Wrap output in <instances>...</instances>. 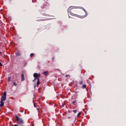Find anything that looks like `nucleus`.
<instances>
[{"label": "nucleus", "mask_w": 126, "mask_h": 126, "mask_svg": "<svg viewBox=\"0 0 126 126\" xmlns=\"http://www.w3.org/2000/svg\"><path fill=\"white\" fill-rule=\"evenodd\" d=\"M42 74H44L45 76H47V75L49 74V72H48V71H44L42 73Z\"/></svg>", "instance_id": "20e7f679"}, {"label": "nucleus", "mask_w": 126, "mask_h": 126, "mask_svg": "<svg viewBox=\"0 0 126 126\" xmlns=\"http://www.w3.org/2000/svg\"><path fill=\"white\" fill-rule=\"evenodd\" d=\"M73 113H74V114L76 113V112H77L76 110H74L73 111Z\"/></svg>", "instance_id": "4468645a"}, {"label": "nucleus", "mask_w": 126, "mask_h": 126, "mask_svg": "<svg viewBox=\"0 0 126 126\" xmlns=\"http://www.w3.org/2000/svg\"><path fill=\"white\" fill-rule=\"evenodd\" d=\"M14 126H18V125H16V124H15V125H14Z\"/></svg>", "instance_id": "aec40b11"}, {"label": "nucleus", "mask_w": 126, "mask_h": 126, "mask_svg": "<svg viewBox=\"0 0 126 126\" xmlns=\"http://www.w3.org/2000/svg\"><path fill=\"white\" fill-rule=\"evenodd\" d=\"M69 18H70V16H69Z\"/></svg>", "instance_id": "5701e85b"}, {"label": "nucleus", "mask_w": 126, "mask_h": 126, "mask_svg": "<svg viewBox=\"0 0 126 126\" xmlns=\"http://www.w3.org/2000/svg\"><path fill=\"white\" fill-rule=\"evenodd\" d=\"M6 100V96H2L0 99V101H4Z\"/></svg>", "instance_id": "7ed1b4c3"}, {"label": "nucleus", "mask_w": 126, "mask_h": 126, "mask_svg": "<svg viewBox=\"0 0 126 126\" xmlns=\"http://www.w3.org/2000/svg\"><path fill=\"white\" fill-rule=\"evenodd\" d=\"M0 107H3V106H4V103H3V101L0 100Z\"/></svg>", "instance_id": "423d86ee"}, {"label": "nucleus", "mask_w": 126, "mask_h": 126, "mask_svg": "<svg viewBox=\"0 0 126 126\" xmlns=\"http://www.w3.org/2000/svg\"><path fill=\"white\" fill-rule=\"evenodd\" d=\"M68 119H70V117H68Z\"/></svg>", "instance_id": "4be33fe9"}, {"label": "nucleus", "mask_w": 126, "mask_h": 126, "mask_svg": "<svg viewBox=\"0 0 126 126\" xmlns=\"http://www.w3.org/2000/svg\"><path fill=\"white\" fill-rule=\"evenodd\" d=\"M33 77H34V79L32 80L33 82L36 80V79H40V77H41V74L40 73H34L33 74Z\"/></svg>", "instance_id": "f03ea898"}, {"label": "nucleus", "mask_w": 126, "mask_h": 126, "mask_svg": "<svg viewBox=\"0 0 126 126\" xmlns=\"http://www.w3.org/2000/svg\"><path fill=\"white\" fill-rule=\"evenodd\" d=\"M8 80H9V81L10 80V79H9V78L8 79Z\"/></svg>", "instance_id": "393cba45"}, {"label": "nucleus", "mask_w": 126, "mask_h": 126, "mask_svg": "<svg viewBox=\"0 0 126 126\" xmlns=\"http://www.w3.org/2000/svg\"><path fill=\"white\" fill-rule=\"evenodd\" d=\"M36 83H37V86H39V85H40V79H38V80H37Z\"/></svg>", "instance_id": "6e6552de"}, {"label": "nucleus", "mask_w": 126, "mask_h": 126, "mask_svg": "<svg viewBox=\"0 0 126 126\" xmlns=\"http://www.w3.org/2000/svg\"><path fill=\"white\" fill-rule=\"evenodd\" d=\"M79 84H80V85L83 84V81H81V82H80Z\"/></svg>", "instance_id": "f8f14e48"}, {"label": "nucleus", "mask_w": 126, "mask_h": 126, "mask_svg": "<svg viewBox=\"0 0 126 126\" xmlns=\"http://www.w3.org/2000/svg\"><path fill=\"white\" fill-rule=\"evenodd\" d=\"M21 79H22V81L25 80V78L24 77V74H22Z\"/></svg>", "instance_id": "39448f33"}, {"label": "nucleus", "mask_w": 126, "mask_h": 126, "mask_svg": "<svg viewBox=\"0 0 126 126\" xmlns=\"http://www.w3.org/2000/svg\"><path fill=\"white\" fill-rule=\"evenodd\" d=\"M68 76H69V75H66L65 76V77H68Z\"/></svg>", "instance_id": "f3484780"}, {"label": "nucleus", "mask_w": 126, "mask_h": 126, "mask_svg": "<svg viewBox=\"0 0 126 126\" xmlns=\"http://www.w3.org/2000/svg\"><path fill=\"white\" fill-rule=\"evenodd\" d=\"M3 96L6 97V92L3 93Z\"/></svg>", "instance_id": "9d476101"}, {"label": "nucleus", "mask_w": 126, "mask_h": 126, "mask_svg": "<svg viewBox=\"0 0 126 126\" xmlns=\"http://www.w3.org/2000/svg\"><path fill=\"white\" fill-rule=\"evenodd\" d=\"M13 84H14V86H16L17 85V84L15 83H13Z\"/></svg>", "instance_id": "2eb2a0df"}, {"label": "nucleus", "mask_w": 126, "mask_h": 126, "mask_svg": "<svg viewBox=\"0 0 126 126\" xmlns=\"http://www.w3.org/2000/svg\"><path fill=\"white\" fill-rule=\"evenodd\" d=\"M32 126H34V125H33Z\"/></svg>", "instance_id": "a878e982"}, {"label": "nucleus", "mask_w": 126, "mask_h": 126, "mask_svg": "<svg viewBox=\"0 0 126 126\" xmlns=\"http://www.w3.org/2000/svg\"><path fill=\"white\" fill-rule=\"evenodd\" d=\"M62 107H64V103H63V104H62Z\"/></svg>", "instance_id": "6ab92c4d"}, {"label": "nucleus", "mask_w": 126, "mask_h": 126, "mask_svg": "<svg viewBox=\"0 0 126 126\" xmlns=\"http://www.w3.org/2000/svg\"><path fill=\"white\" fill-rule=\"evenodd\" d=\"M82 89H85V88H86V85H83L82 86Z\"/></svg>", "instance_id": "1a4fd4ad"}, {"label": "nucleus", "mask_w": 126, "mask_h": 126, "mask_svg": "<svg viewBox=\"0 0 126 126\" xmlns=\"http://www.w3.org/2000/svg\"><path fill=\"white\" fill-rule=\"evenodd\" d=\"M0 66H2V64H1V63L0 62Z\"/></svg>", "instance_id": "a211bd4d"}, {"label": "nucleus", "mask_w": 126, "mask_h": 126, "mask_svg": "<svg viewBox=\"0 0 126 126\" xmlns=\"http://www.w3.org/2000/svg\"><path fill=\"white\" fill-rule=\"evenodd\" d=\"M16 56L17 57H20V56H21V55L19 52H18L16 53Z\"/></svg>", "instance_id": "0eeeda50"}, {"label": "nucleus", "mask_w": 126, "mask_h": 126, "mask_svg": "<svg viewBox=\"0 0 126 126\" xmlns=\"http://www.w3.org/2000/svg\"><path fill=\"white\" fill-rule=\"evenodd\" d=\"M81 115V112H79L78 115H77V117H79V116Z\"/></svg>", "instance_id": "ddd939ff"}, {"label": "nucleus", "mask_w": 126, "mask_h": 126, "mask_svg": "<svg viewBox=\"0 0 126 126\" xmlns=\"http://www.w3.org/2000/svg\"><path fill=\"white\" fill-rule=\"evenodd\" d=\"M34 107H36L35 105V104H34Z\"/></svg>", "instance_id": "412c9836"}, {"label": "nucleus", "mask_w": 126, "mask_h": 126, "mask_svg": "<svg viewBox=\"0 0 126 126\" xmlns=\"http://www.w3.org/2000/svg\"><path fill=\"white\" fill-rule=\"evenodd\" d=\"M33 56H34V54H33V53H31V54H30V57H31V58H32V57H33Z\"/></svg>", "instance_id": "9b49d317"}, {"label": "nucleus", "mask_w": 126, "mask_h": 126, "mask_svg": "<svg viewBox=\"0 0 126 126\" xmlns=\"http://www.w3.org/2000/svg\"><path fill=\"white\" fill-rule=\"evenodd\" d=\"M72 9H73L72 8V7H69V8L68 9V11L69 14L70 15H72V16H75L76 17H78L79 18H84L85 17H86V16H87V15H86V13H87V11H86V10H85V9H84V8L83 7H82V9H83L86 16L84 15L83 14H82L81 15H79L76 14H74L72 13V12H71V10H72Z\"/></svg>", "instance_id": "f257e3e1"}, {"label": "nucleus", "mask_w": 126, "mask_h": 126, "mask_svg": "<svg viewBox=\"0 0 126 126\" xmlns=\"http://www.w3.org/2000/svg\"><path fill=\"white\" fill-rule=\"evenodd\" d=\"M75 103H76V101H73L72 102V104H75Z\"/></svg>", "instance_id": "dca6fc26"}, {"label": "nucleus", "mask_w": 126, "mask_h": 126, "mask_svg": "<svg viewBox=\"0 0 126 126\" xmlns=\"http://www.w3.org/2000/svg\"><path fill=\"white\" fill-rule=\"evenodd\" d=\"M1 54V52H0V54Z\"/></svg>", "instance_id": "b1692460"}]
</instances>
